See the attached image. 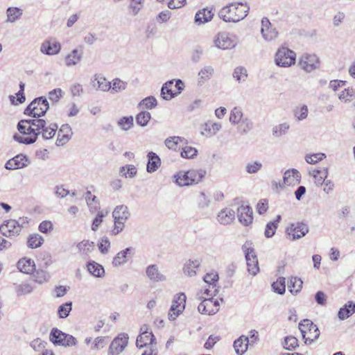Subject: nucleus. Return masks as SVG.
I'll return each instance as SVG.
<instances>
[{
    "mask_svg": "<svg viewBox=\"0 0 355 355\" xmlns=\"http://www.w3.org/2000/svg\"><path fill=\"white\" fill-rule=\"evenodd\" d=\"M58 128L56 123L47 124L42 119H24L17 124V129L21 135L15 134L13 138L20 144H31L36 141L40 135L44 139H52Z\"/></svg>",
    "mask_w": 355,
    "mask_h": 355,
    "instance_id": "1",
    "label": "nucleus"
},
{
    "mask_svg": "<svg viewBox=\"0 0 355 355\" xmlns=\"http://www.w3.org/2000/svg\"><path fill=\"white\" fill-rule=\"evenodd\" d=\"M250 7L245 3L236 2L224 6L218 12V16L225 22H239L248 14Z\"/></svg>",
    "mask_w": 355,
    "mask_h": 355,
    "instance_id": "2",
    "label": "nucleus"
},
{
    "mask_svg": "<svg viewBox=\"0 0 355 355\" xmlns=\"http://www.w3.org/2000/svg\"><path fill=\"white\" fill-rule=\"evenodd\" d=\"M204 169H191L186 172L180 171L173 178L175 183L180 187L191 186L200 182L205 177Z\"/></svg>",
    "mask_w": 355,
    "mask_h": 355,
    "instance_id": "3",
    "label": "nucleus"
},
{
    "mask_svg": "<svg viewBox=\"0 0 355 355\" xmlns=\"http://www.w3.org/2000/svg\"><path fill=\"white\" fill-rule=\"evenodd\" d=\"M130 216V213L126 205H121L114 208L112 212V217L114 222V227L111 231L112 235L116 236L123 230L125 223L128 220Z\"/></svg>",
    "mask_w": 355,
    "mask_h": 355,
    "instance_id": "4",
    "label": "nucleus"
},
{
    "mask_svg": "<svg viewBox=\"0 0 355 355\" xmlns=\"http://www.w3.org/2000/svg\"><path fill=\"white\" fill-rule=\"evenodd\" d=\"M49 108V104L46 97L40 96L35 98L24 110V114L31 116L35 119H40Z\"/></svg>",
    "mask_w": 355,
    "mask_h": 355,
    "instance_id": "5",
    "label": "nucleus"
},
{
    "mask_svg": "<svg viewBox=\"0 0 355 355\" xmlns=\"http://www.w3.org/2000/svg\"><path fill=\"white\" fill-rule=\"evenodd\" d=\"M49 340L55 346L64 347L75 346L77 344V340L75 337L55 327L50 331Z\"/></svg>",
    "mask_w": 355,
    "mask_h": 355,
    "instance_id": "6",
    "label": "nucleus"
},
{
    "mask_svg": "<svg viewBox=\"0 0 355 355\" xmlns=\"http://www.w3.org/2000/svg\"><path fill=\"white\" fill-rule=\"evenodd\" d=\"M298 327L306 344H311L320 336V331L317 325L309 319L301 321Z\"/></svg>",
    "mask_w": 355,
    "mask_h": 355,
    "instance_id": "7",
    "label": "nucleus"
},
{
    "mask_svg": "<svg viewBox=\"0 0 355 355\" xmlns=\"http://www.w3.org/2000/svg\"><path fill=\"white\" fill-rule=\"evenodd\" d=\"M242 250L245 254L246 259L248 270L250 274L255 276L259 271L258 259L252 243L250 241H246L242 245Z\"/></svg>",
    "mask_w": 355,
    "mask_h": 355,
    "instance_id": "8",
    "label": "nucleus"
},
{
    "mask_svg": "<svg viewBox=\"0 0 355 355\" xmlns=\"http://www.w3.org/2000/svg\"><path fill=\"white\" fill-rule=\"evenodd\" d=\"M295 53L287 47L278 49L275 58V64L281 67H288L295 63Z\"/></svg>",
    "mask_w": 355,
    "mask_h": 355,
    "instance_id": "9",
    "label": "nucleus"
},
{
    "mask_svg": "<svg viewBox=\"0 0 355 355\" xmlns=\"http://www.w3.org/2000/svg\"><path fill=\"white\" fill-rule=\"evenodd\" d=\"M129 336L125 333H121L111 342L107 354L108 355H119L126 348L128 344Z\"/></svg>",
    "mask_w": 355,
    "mask_h": 355,
    "instance_id": "10",
    "label": "nucleus"
},
{
    "mask_svg": "<svg viewBox=\"0 0 355 355\" xmlns=\"http://www.w3.org/2000/svg\"><path fill=\"white\" fill-rule=\"evenodd\" d=\"M187 297L184 293L177 294L173 300L168 316L171 321L175 320L185 309Z\"/></svg>",
    "mask_w": 355,
    "mask_h": 355,
    "instance_id": "11",
    "label": "nucleus"
},
{
    "mask_svg": "<svg viewBox=\"0 0 355 355\" xmlns=\"http://www.w3.org/2000/svg\"><path fill=\"white\" fill-rule=\"evenodd\" d=\"M214 42L217 48L223 50L233 49L236 45L235 37L226 32L218 33Z\"/></svg>",
    "mask_w": 355,
    "mask_h": 355,
    "instance_id": "12",
    "label": "nucleus"
},
{
    "mask_svg": "<svg viewBox=\"0 0 355 355\" xmlns=\"http://www.w3.org/2000/svg\"><path fill=\"white\" fill-rule=\"evenodd\" d=\"M309 227L306 223L297 222L291 224L286 228V233L292 241L300 239L309 232Z\"/></svg>",
    "mask_w": 355,
    "mask_h": 355,
    "instance_id": "13",
    "label": "nucleus"
},
{
    "mask_svg": "<svg viewBox=\"0 0 355 355\" xmlns=\"http://www.w3.org/2000/svg\"><path fill=\"white\" fill-rule=\"evenodd\" d=\"M141 333L137 336L136 345L139 348L146 347L148 344L150 345H156L155 337L152 331H148V327L144 325L141 327Z\"/></svg>",
    "mask_w": 355,
    "mask_h": 355,
    "instance_id": "14",
    "label": "nucleus"
},
{
    "mask_svg": "<svg viewBox=\"0 0 355 355\" xmlns=\"http://www.w3.org/2000/svg\"><path fill=\"white\" fill-rule=\"evenodd\" d=\"M198 311L202 314L214 315L219 310V302L212 297L206 298L198 306Z\"/></svg>",
    "mask_w": 355,
    "mask_h": 355,
    "instance_id": "15",
    "label": "nucleus"
},
{
    "mask_svg": "<svg viewBox=\"0 0 355 355\" xmlns=\"http://www.w3.org/2000/svg\"><path fill=\"white\" fill-rule=\"evenodd\" d=\"M299 64L306 72H311L319 67V60L315 54H304Z\"/></svg>",
    "mask_w": 355,
    "mask_h": 355,
    "instance_id": "16",
    "label": "nucleus"
},
{
    "mask_svg": "<svg viewBox=\"0 0 355 355\" xmlns=\"http://www.w3.org/2000/svg\"><path fill=\"white\" fill-rule=\"evenodd\" d=\"M0 232L6 237H12L18 236L21 229L16 220L10 219L0 226Z\"/></svg>",
    "mask_w": 355,
    "mask_h": 355,
    "instance_id": "17",
    "label": "nucleus"
},
{
    "mask_svg": "<svg viewBox=\"0 0 355 355\" xmlns=\"http://www.w3.org/2000/svg\"><path fill=\"white\" fill-rule=\"evenodd\" d=\"M261 33L263 38L268 42L275 40L278 35L276 28L272 27L270 21L267 17H263L261 20Z\"/></svg>",
    "mask_w": 355,
    "mask_h": 355,
    "instance_id": "18",
    "label": "nucleus"
},
{
    "mask_svg": "<svg viewBox=\"0 0 355 355\" xmlns=\"http://www.w3.org/2000/svg\"><path fill=\"white\" fill-rule=\"evenodd\" d=\"M40 52L48 55H54L60 53L61 44L59 42L53 40H45L40 46Z\"/></svg>",
    "mask_w": 355,
    "mask_h": 355,
    "instance_id": "19",
    "label": "nucleus"
},
{
    "mask_svg": "<svg viewBox=\"0 0 355 355\" xmlns=\"http://www.w3.org/2000/svg\"><path fill=\"white\" fill-rule=\"evenodd\" d=\"M239 220L243 225L248 226L252 223V209L248 205H242L237 209Z\"/></svg>",
    "mask_w": 355,
    "mask_h": 355,
    "instance_id": "20",
    "label": "nucleus"
},
{
    "mask_svg": "<svg viewBox=\"0 0 355 355\" xmlns=\"http://www.w3.org/2000/svg\"><path fill=\"white\" fill-rule=\"evenodd\" d=\"M73 135L71 126L69 124H63L58 130L56 145L61 146L67 144Z\"/></svg>",
    "mask_w": 355,
    "mask_h": 355,
    "instance_id": "21",
    "label": "nucleus"
},
{
    "mask_svg": "<svg viewBox=\"0 0 355 355\" xmlns=\"http://www.w3.org/2000/svg\"><path fill=\"white\" fill-rule=\"evenodd\" d=\"M146 275L152 282H160L166 280V277L159 270L157 265H149L146 270Z\"/></svg>",
    "mask_w": 355,
    "mask_h": 355,
    "instance_id": "22",
    "label": "nucleus"
},
{
    "mask_svg": "<svg viewBox=\"0 0 355 355\" xmlns=\"http://www.w3.org/2000/svg\"><path fill=\"white\" fill-rule=\"evenodd\" d=\"M28 159L26 156L19 154L16 155L12 159H9L6 165V168L8 170H14L18 168H22L27 166Z\"/></svg>",
    "mask_w": 355,
    "mask_h": 355,
    "instance_id": "23",
    "label": "nucleus"
},
{
    "mask_svg": "<svg viewBox=\"0 0 355 355\" xmlns=\"http://www.w3.org/2000/svg\"><path fill=\"white\" fill-rule=\"evenodd\" d=\"M300 180V173L295 168L286 171L283 177L284 184L288 186L298 184Z\"/></svg>",
    "mask_w": 355,
    "mask_h": 355,
    "instance_id": "24",
    "label": "nucleus"
},
{
    "mask_svg": "<svg viewBox=\"0 0 355 355\" xmlns=\"http://www.w3.org/2000/svg\"><path fill=\"white\" fill-rule=\"evenodd\" d=\"M201 264V260L200 259H189L187 260L183 267V272L184 275L189 277H194L197 274Z\"/></svg>",
    "mask_w": 355,
    "mask_h": 355,
    "instance_id": "25",
    "label": "nucleus"
},
{
    "mask_svg": "<svg viewBox=\"0 0 355 355\" xmlns=\"http://www.w3.org/2000/svg\"><path fill=\"white\" fill-rule=\"evenodd\" d=\"M91 84L92 87L96 90L105 92L111 89V83L108 82L104 77L97 74L92 77Z\"/></svg>",
    "mask_w": 355,
    "mask_h": 355,
    "instance_id": "26",
    "label": "nucleus"
},
{
    "mask_svg": "<svg viewBox=\"0 0 355 355\" xmlns=\"http://www.w3.org/2000/svg\"><path fill=\"white\" fill-rule=\"evenodd\" d=\"M147 157L148 163L146 166V171L148 173H153L160 167L162 164L161 159L153 151L148 153Z\"/></svg>",
    "mask_w": 355,
    "mask_h": 355,
    "instance_id": "27",
    "label": "nucleus"
},
{
    "mask_svg": "<svg viewBox=\"0 0 355 355\" xmlns=\"http://www.w3.org/2000/svg\"><path fill=\"white\" fill-rule=\"evenodd\" d=\"M222 128L220 123H212L208 121L202 125L201 134L207 137L215 135Z\"/></svg>",
    "mask_w": 355,
    "mask_h": 355,
    "instance_id": "28",
    "label": "nucleus"
},
{
    "mask_svg": "<svg viewBox=\"0 0 355 355\" xmlns=\"http://www.w3.org/2000/svg\"><path fill=\"white\" fill-rule=\"evenodd\" d=\"M214 69L212 66L207 65L202 67L198 73V85L202 86L213 76Z\"/></svg>",
    "mask_w": 355,
    "mask_h": 355,
    "instance_id": "29",
    "label": "nucleus"
},
{
    "mask_svg": "<svg viewBox=\"0 0 355 355\" xmlns=\"http://www.w3.org/2000/svg\"><path fill=\"white\" fill-rule=\"evenodd\" d=\"M250 340L248 336H241L234 342V348L238 355H243L248 349Z\"/></svg>",
    "mask_w": 355,
    "mask_h": 355,
    "instance_id": "30",
    "label": "nucleus"
},
{
    "mask_svg": "<svg viewBox=\"0 0 355 355\" xmlns=\"http://www.w3.org/2000/svg\"><path fill=\"white\" fill-rule=\"evenodd\" d=\"M134 250V248L130 247L119 252L113 259V266L117 267L125 263L128 261V254L133 253Z\"/></svg>",
    "mask_w": 355,
    "mask_h": 355,
    "instance_id": "31",
    "label": "nucleus"
},
{
    "mask_svg": "<svg viewBox=\"0 0 355 355\" xmlns=\"http://www.w3.org/2000/svg\"><path fill=\"white\" fill-rule=\"evenodd\" d=\"M234 211L228 208L221 210L218 214V220L222 225L231 223L234 220Z\"/></svg>",
    "mask_w": 355,
    "mask_h": 355,
    "instance_id": "32",
    "label": "nucleus"
},
{
    "mask_svg": "<svg viewBox=\"0 0 355 355\" xmlns=\"http://www.w3.org/2000/svg\"><path fill=\"white\" fill-rule=\"evenodd\" d=\"M355 313V302L349 301L342 308L340 309L338 316L340 320H343Z\"/></svg>",
    "mask_w": 355,
    "mask_h": 355,
    "instance_id": "33",
    "label": "nucleus"
},
{
    "mask_svg": "<svg viewBox=\"0 0 355 355\" xmlns=\"http://www.w3.org/2000/svg\"><path fill=\"white\" fill-rule=\"evenodd\" d=\"M35 263L31 259L23 258L17 262V268L26 274L32 273L35 270Z\"/></svg>",
    "mask_w": 355,
    "mask_h": 355,
    "instance_id": "34",
    "label": "nucleus"
},
{
    "mask_svg": "<svg viewBox=\"0 0 355 355\" xmlns=\"http://www.w3.org/2000/svg\"><path fill=\"white\" fill-rule=\"evenodd\" d=\"M88 272L96 277H102L104 276L105 270L103 267L94 261H90L87 264Z\"/></svg>",
    "mask_w": 355,
    "mask_h": 355,
    "instance_id": "35",
    "label": "nucleus"
},
{
    "mask_svg": "<svg viewBox=\"0 0 355 355\" xmlns=\"http://www.w3.org/2000/svg\"><path fill=\"white\" fill-rule=\"evenodd\" d=\"M214 13L211 9L203 8L199 10L195 16V21L198 24H205L211 20Z\"/></svg>",
    "mask_w": 355,
    "mask_h": 355,
    "instance_id": "36",
    "label": "nucleus"
},
{
    "mask_svg": "<svg viewBox=\"0 0 355 355\" xmlns=\"http://www.w3.org/2000/svg\"><path fill=\"white\" fill-rule=\"evenodd\" d=\"M309 174L314 178L315 184L321 186L328 176V169L327 168L322 170L313 169L309 171Z\"/></svg>",
    "mask_w": 355,
    "mask_h": 355,
    "instance_id": "37",
    "label": "nucleus"
},
{
    "mask_svg": "<svg viewBox=\"0 0 355 355\" xmlns=\"http://www.w3.org/2000/svg\"><path fill=\"white\" fill-rule=\"evenodd\" d=\"M130 3L128 6L129 15L135 17L139 14L144 6V0H128Z\"/></svg>",
    "mask_w": 355,
    "mask_h": 355,
    "instance_id": "38",
    "label": "nucleus"
},
{
    "mask_svg": "<svg viewBox=\"0 0 355 355\" xmlns=\"http://www.w3.org/2000/svg\"><path fill=\"white\" fill-rule=\"evenodd\" d=\"M173 80H168L164 83L161 89V96L165 100H171L177 96V93L172 89Z\"/></svg>",
    "mask_w": 355,
    "mask_h": 355,
    "instance_id": "39",
    "label": "nucleus"
},
{
    "mask_svg": "<svg viewBox=\"0 0 355 355\" xmlns=\"http://www.w3.org/2000/svg\"><path fill=\"white\" fill-rule=\"evenodd\" d=\"M83 53L78 49H73L65 58V64L67 67H72L77 64L82 59Z\"/></svg>",
    "mask_w": 355,
    "mask_h": 355,
    "instance_id": "40",
    "label": "nucleus"
},
{
    "mask_svg": "<svg viewBox=\"0 0 355 355\" xmlns=\"http://www.w3.org/2000/svg\"><path fill=\"white\" fill-rule=\"evenodd\" d=\"M290 129V125L287 122H284L275 125L272 128V133L274 137L279 138L286 135Z\"/></svg>",
    "mask_w": 355,
    "mask_h": 355,
    "instance_id": "41",
    "label": "nucleus"
},
{
    "mask_svg": "<svg viewBox=\"0 0 355 355\" xmlns=\"http://www.w3.org/2000/svg\"><path fill=\"white\" fill-rule=\"evenodd\" d=\"M23 10L17 7H10L6 10L7 21L14 23L21 18Z\"/></svg>",
    "mask_w": 355,
    "mask_h": 355,
    "instance_id": "42",
    "label": "nucleus"
},
{
    "mask_svg": "<svg viewBox=\"0 0 355 355\" xmlns=\"http://www.w3.org/2000/svg\"><path fill=\"white\" fill-rule=\"evenodd\" d=\"M281 220V216H277V218L274 221L269 222L266 224L264 235L266 238L272 237L278 227V223Z\"/></svg>",
    "mask_w": 355,
    "mask_h": 355,
    "instance_id": "43",
    "label": "nucleus"
},
{
    "mask_svg": "<svg viewBox=\"0 0 355 355\" xmlns=\"http://www.w3.org/2000/svg\"><path fill=\"white\" fill-rule=\"evenodd\" d=\"M44 243L43 237L39 234H31L27 240V246L29 248L35 249L40 247Z\"/></svg>",
    "mask_w": 355,
    "mask_h": 355,
    "instance_id": "44",
    "label": "nucleus"
},
{
    "mask_svg": "<svg viewBox=\"0 0 355 355\" xmlns=\"http://www.w3.org/2000/svg\"><path fill=\"white\" fill-rule=\"evenodd\" d=\"M243 113L240 107H234L230 114V121L234 125H238L244 118Z\"/></svg>",
    "mask_w": 355,
    "mask_h": 355,
    "instance_id": "45",
    "label": "nucleus"
},
{
    "mask_svg": "<svg viewBox=\"0 0 355 355\" xmlns=\"http://www.w3.org/2000/svg\"><path fill=\"white\" fill-rule=\"evenodd\" d=\"M302 281L298 277H291L288 282L289 291L293 294H297L302 288Z\"/></svg>",
    "mask_w": 355,
    "mask_h": 355,
    "instance_id": "46",
    "label": "nucleus"
},
{
    "mask_svg": "<svg viewBox=\"0 0 355 355\" xmlns=\"http://www.w3.org/2000/svg\"><path fill=\"white\" fill-rule=\"evenodd\" d=\"M117 124L121 130L127 131L132 128L134 125L133 117L132 116H123L118 121Z\"/></svg>",
    "mask_w": 355,
    "mask_h": 355,
    "instance_id": "47",
    "label": "nucleus"
},
{
    "mask_svg": "<svg viewBox=\"0 0 355 355\" xmlns=\"http://www.w3.org/2000/svg\"><path fill=\"white\" fill-rule=\"evenodd\" d=\"M286 279L283 277H279L275 282L272 284V289L278 294L283 295L286 291Z\"/></svg>",
    "mask_w": 355,
    "mask_h": 355,
    "instance_id": "48",
    "label": "nucleus"
},
{
    "mask_svg": "<svg viewBox=\"0 0 355 355\" xmlns=\"http://www.w3.org/2000/svg\"><path fill=\"white\" fill-rule=\"evenodd\" d=\"M151 119V115L150 112L147 111H142L140 112L137 116H136V122L137 123L142 127H144L147 125L150 119Z\"/></svg>",
    "mask_w": 355,
    "mask_h": 355,
    "instance_id": "49",
    "label": "nucleus"
},
{
    "mask_svg": "<svg viewBox=\"0 0 355 355\" xmlns=\"http://www.w3.org/2000/svg\"><path fill=\"white\" fill-rule=\"evenodd\" d=\"M33 291V287L29 284H17L15 286V293L17 296L29 294Z\"/></svg>",
    "mask_w": 355,
    "mask_h": 355,
    "instance_id": "50",
    "label": "nucleus"
},
{
    "mask_svg": "<svg viewBox=\"0 0 355 355\" xmlns=\"http://www.w3.org/2000/svg\"><path fill=\"white\" fill-rule=\"evenodd\" d=\"M239 125L242 134H247L254 127L252 121L247 116H245Z\"/></svg>",
    "mask_w": 355,
    "mask_h": 355,
    "instance_id": "51",
    "label": "nucleus"
},
{
    "mask_svg": "<svg viewBox=\"0 0 355 355\" xmlns=\"http://www.w3.org/2000/svg\"><path fill=\"white\" fill-rule=\"evenodd\" d=\"M183 140L184 138L180 137H169L165 140L164 144L168 148L175 150L178 148L179 143L182 141Z\"/></svg>",
    "mask_w": 355,
    "mask_h": 355,
    "instance_id": "52",
    "label": "nucleus"
},
{
    "mask_svg": "<svg viewBox=\"0 0 355 355\" xmlns=\"http://www.w3.org/2000/svg\"><path fill=\"white\" fill-rule=\"evenodd\" d=\"M233 78L239 82H244L248 76L247 70L243 67H237L233 72Z\"/></svg>",
    "mask_w": 355,
    "mask_h": 355,
    "instance_id": "53",
    "label": "nucleus"
},
{
    "mask_svg": "<svg viewBox=\"0 0 355 355\" xmlns=\"http://www.w3.org/2000/svg\"><path fill=\"white\" fill-rule=\"evenodd\" d=\"M309 113L308 107L305 105L297 107L294 110V116L297 121H302L307 118Z\"/></svg>",
    "mask_w": 355,
    "mask_h": 355,
    "instance_id": "54",
    "label": "nucleus"
},
{
    "mask_svg": "<svg viewBox=\"0 0 355 355\" xmlns=\"http://www.w3.org/2000/svg\"><path fill=\"white\" fill-rule=\"evenodd\" d=\"M77 248L83 254H87L94 248V243L88 240H83L77 244Z\"/></svg>",
    "mask_w": 355,
    "mask_h": 355,
    "instance_id": "55",
    "label": "nucleus"
},
{
    "mask_svg": "<svg viewBox=\"0 0 355 355\" xmlns=\"http://www.w3.org/2000/svg\"><path fill=\"white\" fill-rule=\"evenodd\" d=\"M210 203V198L205 194V192H200L198 198V207L200 209L203 210L207 208L209 206Z\"/></svg>",
    "mask_w": 355,
    "mask_h": 355,
    "instance_id": "56",
    "label": "nucleus"
},
{
    "mask_svg": "<svg viewBox=\"0 0 355 355\" xmlns=\"http://www.w3.org/2000/svg\"><path fill=\"white\" fill-rule=\"evenodd\" d=\"M157 100L153 96H148V97L144 98L139 103V106H142L148 110H151V109L157 106Z\"/></svg>",
    "mask_w": 355,
    "mask_h": 355,
    "instance_id": "57",
    "label": "nucleus"
},
{
    "mask_svg": "<svg viewBox=\"0 0 355 355\" xmlns=\"http://www.w3.org/2000/svg\"><path fill=\"white\" fill-rule=\"evenodd\" d=\"M181 157L185 159H193L198 155V150L191 146H185L181 151Z\"/></svg>",
    "mask_w": 355,
    "mask_h": 355,
    "instance_id": "58",
    "label": "nucleus"
},
{
    "mask_svg": "<svg viewBox=\"0 0 355 355\" xmlns=\"http://www.w3.org/2000/svg\"><path fill=\"white\" fill-rule=\"evenodd\" d=\"M218 279V275L216 272L207 273L203 278L204 282L209 285V287L212 286L213 288L216 286Z\"/></svg>",
    "mask_w": 355,
    "mask_h": 355,
    "instance_id": "59",
    "label": "nucleus"
},
{
    "mask_svg": "<svg viewBox=\"0 0 355 355\" xmlns=\"http://www.w3.org/2000/svg\"><path fill=\"white\" fill-rule=\"evenodd\" d=\"M71 306H72V302H66L65 304H63L60 305L58 307V314L59 318H67L70 311H71Z\"/></svg>",
    "mask_w": 355,
    "mask_h": 355,
    "instance_id": "60",
    "label": "nucleus"
},
{
    "mask_svg": "<svg viewBox=\"0 0 355 355\" xmlns=\"http://www.w3.org/2000/svg\"><path fill=\"white\" fill-rule=\"evenodd\" d=\"M355 97V90L352 88L345 89L340 94L339 99L344 102L351 101Z\"/></svg>",
    "mask_w": 355,
    "mask_h": 355,
    "instance_id": "61",
    "label": "nucleus"
},
{
    "mask_svg": "<svg viewBox=\"0 0 355 355\" xmlns=\"http://www.w3.org/2000/svg\"><path fill=\"white\" fill-rule=\"evenodd\" d=\"M326 157L324 153H314L312 155H306L305 156V160L308 164H315L320 161H322Z\"/></svg>",
    "mask_w": 355,
    "mask_h": 355,
    "instance_id": "62",
    "label": "nucleus"
},
{
    "mask_svg": "<svg viewBox=\"0 0 355 355\" xmlns=\"http://www.w3.org/2000/svg\"><path fill=\"white\" fill-rule=\"evenodd\" d=\"M298 346V340L295 337L287 336L284 339V347L287 350H293Z\"/></svg>",
    "mask_w": 355,
    "mask_h": 355,
    "instance_id": "63",
    "label": "nucleus"
},
{
    "mask_svg": "<svg viewBox=\"0 0 355 355\" xmlns=\"http://www.w3.org/2000/svg\"><path fill=\"white\" fill-rule=\"evenodd\" d=\"M262 164L259 161L249 162L245 166V171L250 174L256 173L261 170Z\"/></svg>",
    "mask_w": 355,
    "mask_h": 355,
    "instance_id": "64",
    "label": "nucleus"
}]
</instances>
